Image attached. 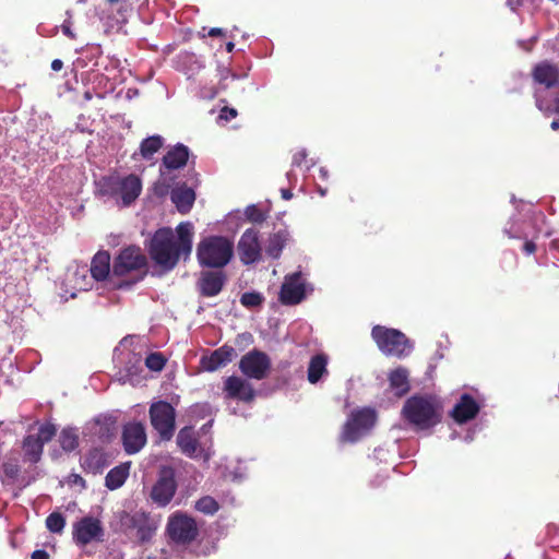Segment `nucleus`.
Instances as JSON below:
<instances>
[{"label": "nucleus", "mask_w": 559, "mask_h": 559, "mask_svg": "<svg viewBox=\"0 0 559 559\" xmlns=\"http://www.w3.org/2000/svg\"><path fill=\"white\" fill-rule=\"evenodd\" d=\"M176 231L178 236L177 240L170 228L158 229L151 239V258L165 271L173 270L177 265L180 257H189L192 250V223H180Z\"/></svg>", "instance_id": "1"}, {"label": "nucleus", "mask_w": 559, "mask_h": 559, "mask_svg": "<svg viewBox=\"0 0 559 559\" xmlns=\"http://www.w3.org/2000/svg\"><path fill=\"white\" fill-rule=\"evenodd\" d=\"M234 255V243L223 236H210L197 247V258L201 266L221 269L227 265Z\"/></svg>", "instance_id": "2"}, {"label": "nucleus", "mask_w": 559, "mask_h": 559, "mask_svg": "<svg viewBox=\"0 0 559 559\" xmlns=\"http://www.w3.org/2000/svg\"><path fill=\"white\" fill-rule=\"evenodd\" d=\"M405 418L420 429H427L440 421V414L437 405L429 397L412 396L404 406Z\"/></svg>", "instance_id": "3"}, {"label": "nucleus", "mask_w": 559, "mask_h": 559, "mask_svg": "<svg viewBox=\"0 0 559 559\" xmlns=\"http://www.w3.org/2000/svg\"><path fill=\"white\" fill-rule=\"evenodd\" d=\"M371 336L379 349L386 356L403 358L413 350L411 341L399 330L376 325Z\"/></svg>", "instance_id": "4"}, {"label": "nucleus", "mask_w": 559, "mask_h": 559, "mask_svg": "<svg viewBox=\"0 0 559 559\" xmlns=\"http://www.w3.org/2000/svg\"><path fill=\"white\" fill-rule=\"evenodd\" d=\"M152 427L157 431L162 440L173 438L176 429V411L166 401L153 402L148 409Z\"/></svg>", "instance_id": "5"}, {"label": "nucleus", "mask_w": 559, "mask_h": 559, "mask_svg": "<svg viewBox=\"0 0 559 559\" xmlns=\"http://www.w3.org/2000/svg\"><path fill=\"white\" fill-rule=\"evenodd\" d=\"M376 413L372 409L364 408L352 413L341 436L344 442H356L365 436L374 425Z\"/></svg>", "instance_id": "6"}, {"label": "nucleus", "mask_w": 559, "mask_h": 559, "mask_svg": "<svg viewBox=\"0 0 559 559\" xmlns=\"http://www.w3.org/2000/svg\"><path fill=\"white\" fill-rule=\"evenodd\" d=\"M121 523L127 530H135L136 538L144 543L151 540L154 536L159 525V520L147 512L136 511L133 514L124 512L121 516Z\"/></svg>", "instance_id": "7"}, {"label": "nucleus", "mask_w": 559, "mask_h": 559, "mask_svg": "<svg viewBox=\"0 0 559 559\" xmlns=\"http://www.w3.org/2000/svg\"><path fill=\"white\" fill-rule=\"evenodd\" d=\"M146 257L141 248L129 246L122 249L114 260L112 273L117 276H123L131 272L141 271L146 267Z\"/></svg>", "instance_id": "8"}, {"label": "nucleus", "mask_w": 559, "mask_h": 559, "mask_svg": "<svg viewBox=\"0 0 559 559\" xmlns=\"http://www.w3.org/2000/svg\"><path fill=\"white\" fill-rule=\"evenodd\" d=\"M169 537L179 544H188L198 535V526L191 516L177 512L169 518L167 524Z\"/></svg>", "instance_id": "9"}, {"label": "nucleus", "mask_w": 559, "mask_h": 559, "mask_svg": "<svg viewBox=\"0 0 559 559\" xmlns=\"http://www.w3.org/2000/svg\"><path fill=\"white\" fill-rule=\"evenodd\" d=\"M270 368L271 360L269 356L257 349L243 355L239 361V369L250 379H264L267 376Z\"/></svg>", "instance_id": "10"}, {"label": "nucleus", "mask_w": 559, "mask_h": 559, "mask_svg": "<svg viewBox=\"0 0 559 559\" xmlns=\"http://www.w3.org/2000/svg\"><path fill=\"white\" fill-rule=\"evenodd\" d=\"M307 283L301 272H295L286 275L281 287L280 300L283 305H297L301 302L307 295Z\"/></svg>", "instance_id": "11"}, {"label": "nucleus", "mask_w": 559, "mask_h": 559, "mask_svg": "<svg viewBox=\"0 0 559 559\" xmlns=\"http://www.w3.org/2000/svg\"><path fill=\"white\" fill-rule=\"evenodd\" d=\"M103 536L104 527L96 518L84 516L73 524V539L78 545L85 546L94 540L99 542Z\"/></svg>", "instance_id": "12"}, {"label": "nucleus", "mask_w": 559, "mask_h": 559, "mask_svg": "<svg viewBox=\"0 0 559 559\" xmlns=\"http://www.w3.org/2000/svg\"><path fill=\"white\" fill-rule=\"evenodd\" d=\"M237 249L243 264L249 265L259 261L261 258L259 231L254 228L246 229L238 241Z\"/></svg>", "instance_id": "13"}, {"label": "nucleus", "mask_w": 559, "mask_h": 559, "mask_svg": "<svg viewBox=\"0 0 559 559\" xmlns=\"http://www.w3.org/2000/svg\"><path fill=\"white\" fill-rule=\"evenodd\" d=\"M176 488L177 484L174 472L171 469H164L152 488L151 498L158 506L165 507L173 499Z\"/></svg>", "instance_id": "14"}, {"label": "nucleus", "mask_w": 559, "mask_h": 559, "mask_svg": "<svg viewBox=\"0 0 559 559\" xmlns=\"http://www.w3.org/2000/svg\"><path fill=\"white\" fill-rule=\"evenodd\" d=\"M122 444L128 454H135L146 444V431L142 423L132 421L123 426Z\"/></svg>", "instance_id": "15"}, {"label": "nucleus", "mask_w": 559, "mask_h": 559, "mask_svg": "<svg viewBox=\"0 0 559 559\" xmlns=\"http://www.w3.org/2000/svg\"><path fill=\"white\" fill-rule=\"evenodd\" d=\"M224 392L227 399H237L242 402H251L255 396L252 385L245 379L236 376L226 378Z\"/></svg>", "instance_id": "16"}, {"label": "nucleus", "mask_w": 559, "mask_h": 559, "mask_svg": "<svg viewBox=\"0 0 559 559\" xmlns=\"http://www.w3.org/2000/svg\"><path fill=\"white\" fill-rule=\"evenodd\" d=\"M226 282V276L221 271H204L201 272L198 288L202 296L214 297L218 295Z\"/></svg>", "instance_id": "17"}, {"label": "nucleus", "mask_w": 559, "mask_h": 559, "mask_svg": "<svg viewBox=\"0 0 559 559\" xmlns=\"http://www.w3.org/2000/svg\"><path fill=\"white\" fill-rule=\"evenodd\" d=\"M532 75L537 84L544 85L546 88H552L559 85V67L548 61L536 64Z\"/></svg>", "instance_id": "18"}, {"label": "nucleus", "mask_w": 559, "mask_h": 559, "mask_svg": "<svg viewBox=\"0 0 559 559\" xmlns=\"http://www.w3.org/2000/svg\"><path fill=\"white\" fill-rule=\"evenodd\" d=\"M478 412L477 402L469 394H463L453 407L451 416L456 423L463 424L476 417Z\"/></svg>", "instance_id": "19"}, {"label": "nucleus", "mask_w": 559, "mask_h": 559, "mask_svg": "<svg viewBox=\"0 0 559 559\" xmlns=\"http://www.w3.org/2000/svg\"><path fill=\"white\" fill-rule=\"evenodd\" d=\"M141 180L135 175L120 177L119 185V201L121 200L122 206L130 205L141 193Z\"/></svg>", "instance_id": "20"}, {"label": "nucleus", "mask_w": 559, "mask_h": 559, "mask_svg": "<svg viewBox=\"0 0 559 559\" xmlns=\"http://www.w3.org/2000/svg\"><path fill=\"white\" fill-rule=\"evenodd\" d=\"M123 364V370L120 371L119 380L122 381L123 383H134V381L138 380L135 378L143 370L141 354L129 350L124 355Z\"/></svg>", "instance_id": "21"}, {"label": "nucleus", "mask_w": 559, "mask_h": 559, "mask_svg": "<svg viewBox=\"0 0 559 559\" xmlns=\"http://www.w3.org/2000/svg\"><path fill=\"white\" fill-rule=\"evenodd\" d=\"M82 467L91 474H100L108 465L109 460L102 449H92L82 457Z\"/></svg>", "instance_id": "22"}, {"label": "nucleus", "mask_w": 559, "mask_h": 559, "mask_svg": "<svg viewBox=\"0 0 559 559\" xmlns=\"http://www.w3.org/2000/svg\"><path fill=\"white\" fill-rule=\"evenodd\" d=\"M235 349L229 346H222L214 350L209 357H203L201 362L206 371H215L233 360Z\"/></svg>", "instance_id": "23"}, {"label": "nucleus", "mask_w": 559, "mask_h": 559, "mask_svg": "<svg viewBox=\"0 0 559 559\" xmlns=\"http://www.w3.org/2000/svg\"><path fill=\"white\" fill-rule=\"evenodd\" d=\"M177 444L181 452L189 457H197L200 454L199 443L191 427H183L177 435Z\"/></svg>", "instance_id": "24"}, {"label": "nucleus", "mask_w": 559, "mask_h": 559, "mask_svg": "<svg viewBox=\"0 0 559 559\" xmlns=\"http://www.w3.org/2000/svg\"><path fill=\"white\" fill-rule=\"evenodd\" d=\"M189 158V148L183 144H177L163 157V166L166 169H179L186 166Z\"/></svg>", "instance_id": "25"}, {"label": "nucleus", "mask_w": 559, "mask_h": 559, "mask_svg": "<svg viewBox=\"0 0 559 559\" xmlns=\"http://www.w3.org/2000/svg\"><path fill=\"white\" fill-rule=\"evenodd\" d=\"M170 199L180 213L187 214L194 203L195 193L191 188L181 186L173 189Z\"/></svg>", "instance_id": "26"}, {"label": "nucleus", "mask_w": 559, "mask_h": 559, "mask_svg": "<svg viewBox=\"0 0 559 559\" xmlns=\"http://www.w3.org/2000/svg\"><path fill=\"white\" fill-rule=\"evenodd\" d=\"M119 176L103 177L96 182L97 194L100 197L112 199L116 201L117 204H119Z\"/></svg>", "instance_id": "27"}, {"label": "nucleus", "mask_w": 559, "mask_h": 559, "mask_svg": "<svg viewBox=\"0 0 559 559\" xmlns=\"http://www.w3.org/2000/svg\"><path fill=\"white\" fill-rule=\"evenodd\" d=\"M328 357L324 354H318L310 359L307 379L311 384L318 383L323 376L328 374Z\"/></svg>", "instance_id": "28"}, {"label": "nucleus", "mask_w": 559, "mask_h": 559, "mask_svg": "<svg viewBox=\"0 0 559 559\" xmlns=\"http://www.w3.org/2000/svg\"><path fill=\"white\" fill-rule=\"evenodd\" d=\"M110 271V255L107 251L97 252L91 263V274L96 281L105 280Z\"/></svg>", "instance_id": "29"}, {"label": "nucleus", "mask_w": 559, "mask_h": 559, "mask_svg": "<svg viewBox=\"0 0 559 559\" xmlns=\"http://www.w3.org/2000/svg\"><path fill=\"white\" fill-rule=\"evenodd\" d=\"M390 386L396 396H403L409 391L408 371L403 367L393 370L389 376Z\"/></svg>", "instance_id": "30"}, {"label": "nucleus", "mask_w": 559, "mask_h": 559, "mask_svg": "<svg viewBox=\"0 0 559 559\" xmlns=\"http://www.w3.org/2000/svg\"><path fill=\"white\" fill-rule=\"evenodd\" d=\"M130 463L120 464L111 468L105 478V485L108 489L120 488L129 476Z\"/></svg>", "instance_id": "31"}, {"label": "nucleus", "mask_w": 559, "mask_h": 559, "mask_svg": "<svg viewBox=\"0 0 559 559\" xmlns=\"http://www.w3.org/2000/svg\"><path fill=\"white\" fill-rule=\"evenodd\" d=\"M22 449L26 461L37 463L41 457L44 445L40 440L35 438V435H28L23 440Z\"/></svg>", "instance_id": "32"}, {"label": "nucleus", "mask_w": 559, "mask_h": 559, "mask_svg": "<svg viewBox=\"0 0 559 559\" xmlns=\"http://www.w3.org/2000/svg\"><path fill=\"white\" fill-rule=\"evenodd\" d=\"M288 237L289 235L285 230H280L271 235L265 248L267 255L273 259H277L281 255L283 248L287 243Z\"/></svg>", "instance_id": "33"}, {"label": "nucleus", "mask_w": 559, "mask_h": 559, "mask_svg": "<svg viewBox=\"0 0 559 559\" xmlns=\"http://www.w3.org/2000/svg\"><path fill=\"white\" fill-rule=\"evenodd\" d=\"M164 145V138L160 135H152L144 139L140 144V155L144 159H151L153 155Z\"/></svg>", "instance_id": "34"}, {"label": "nucleus", "mask_w": 559, "mask_h": 559, "mask_svg": "<svg viewBox=\"0 0 559 559\" xmlns=\"http://www.w3.org/2000/svg\"><path fill=\"white\" fill-rule=\"evenodd\" d=\"M59 443L66 452H71L79 447V433L74 428H64L59 435Z\"/></svg>", "instance_id": "35"}, {"label": "nucleus", "mask_w": 559, "mask_h": 559, "mask_svg": "<svg viewBox=\"0 0 559 559\" xmlns=\"http://www.w3.org/2000/svg\"><path fill=\"white\" fill-rule=\"evenodd\" d=\"M195 509L201 513L212 515L218 511V503L214 498L204 496L195 502Z\"/></svg>", "instance_id": "36"}, {"label": "nucleus", "mask_w": 559, "mask_h": 559, "mask_svg": "<svg viewBox=\"0 0 559 559\" xmlns=\"http://www.w3.org/2000/svg\"><path fill=\"white\" fill-rule=\"evenodd\" d=\"M66 525V519L61 513L52 512L46 519V526L51 533H61Z\"/></svg>", "instance_id": "37"}, {"label": "nucleus", "mask_w": 559, "mask_h": 559, "mask_svg": "<svg viewBox=\"0 0 559 559\" xmlns=\"http://www.w3.org/2000/svg\"><path fill=\"white\" fill-rule=\"evenodd\" d=\"M264 298L260 293L248 292L241 295L240 302L247 308H255L262 305Z\"/></svg>", "instance_id": "38"}, {"label": "nucleus", "mask_w": 559, "mask_h": 559, "mask_svg": "<svg viewBox=\"0 0 559 559\" xmlns=\"http://www.w3.org/2000/svg\"><path fill=\"white\" fill-rule=\"evenodd\" d=\"M165 362L166 359L160 353H152L145 358V366L152 371H160Z\"/></svg>", "instance_id": "39"}, {"label": "nucleus", "mask_w": 559, "mask_h": 559, "mask_svg": "<svg viewBox=\"0 0 559 559\" xmlns=\"http://www.w3.org/2000/svg\"><path fill=\"white\" fill-rule=\"evenodd\" d=\"M56 431V427L52 424H44L38 428V432L35 435V438L40 440V443L44 445L53 438Z\"/></svg>", "instance_id": "40"}, {"label": "nucleus", "mask_w": 559, "mask_h": 559, "mask_svg": "<svg viewBox=\"0 0 559 559\" xmlns=\"http://www.w3.org/2000/svg\"><path fill=\"white\" fill-rule=\"evenodd\" d=\"M245 215L252 223H262L266 218V215L254 204L246 207Z\"/></svg>", "instance_id": "41"}, {"label": "nucleus", "mask_w": 559, "mask_h": 559, "mask_svg": "<svg viewBox=\"0 0 559 559\" xmlns=\"http://www.w3.org/2000/svg\"><path fill=\"white\" fill-rule=\"evenodd\" d=\"M535 98L536 106L539 110L546 114L559 112V97L555 98L554 105H548L542 99L539 93L536 91Z\"/></svg>", "instance_id": "42"}, {"label": "nucleus", "mask_w": 559, "mask_h": 559, "mask_svg": "<svg viewBox=\"0 0 559 559\" xmlns=\"http://www.w3.org/2000/svg\"><path fill=\"white\" fill-rule=\"evenodd\" d=\"M20 474V466L14 462L3 464V475L9 480H14Z\"/></svg>", "instance_id": "43"}, {"label": "nucleus", "mask_w": 559, "mask_h": 559, "mask_svg": "<svg viewBox=\"0 0 559 559\" xmlns=\"http://www.w3.org/2000/svg\"><path fill=\"white\" fill-rule=\"evenodd\" d=\"M237 116V110L234 108L224 107L219 114V119L229 121Z\"/></svg>", "instance_id": "44"}, {"label": "nucleus", "mask_w": 559, "mask_h": 559, "mask_svg": "<svg viewBox=\"0 0 559 559\" xmlns=\"http://www.w3.org/2000/svg\"><path fill=\"white\" fill-rule=\"evenodd\" d=\"M307 158V152L306 150H301L299 152H297L294 157H293V166L295 167H301L302 163L306 160Z\"/></svg>", "instance_id": "45"}, {"label": "nucleus", "mask_w": 559, "mask_h": 559, "mask_svg": "<svg viewBox=\"0 0 559 559\" xmlns=\"http://www.w3.org/2000/svg\"><path fill=\"white\" fill-rule=\"evenodd\" d=\"M231 76L233 79H236V75L235 74H230L229 70L224 68L222 71H221V82H219V88L221 90H226L227 88V84L225 83V81L228 79V76Z\"/></svg>", "instance_id": "46"}, {"label": "nucleus", "mask_w": 559, "mask_h": 559, "mask_svg": "<svg viewBox=\"0 0 559 559\" xmlns=\"http://www.w3.org/2000/svg\"><path fill=\"white\" fill-rule=\"evenodd\" d=\"M71 21L68 19L63 22L61 28H62V33L68 36L69 38L71 39H74L75 38V34L72 32L71 29Z\"/></svg>", "instance_id": "47"}, {"label": "nucleus", "mask_w": 559, "mask_h": 559, "mask_svg": "<svg viewBox=\"0 0 559 559\" xmlns=\"http://www.w3.org/2000/svg\"><path fill=\"white\" fill-rule=\"evenodd\" d=\"M32 559H49V554L44 549L33 551Z\"/></svg>", "instance_id": "48"}, {"label": "nucleus", "mask_w": 559, "mask_h": 559, "mask_svg": "<svg viewBox=\"0 0 559 559\" xmlns=\"http://www.w3.org/2000/svg\"><path fill=\"white\" fill-rule=\"evenodd\" d=\"M524 250H525V252H526L527 254H532V253H534V252H535V250H536V246H535V243H534L533 241H526V242L524 243Z\"/></svg>", "instance_id": "49"}, {"label": "nucleus", "mask_w": 559, "mask_h": 559, "mask_svg": "<svg viewBox=\"0 0 559 559\" xmlns=\"http://www.w3.org/2000/svg\"><path fill=\"white\" fill-rule=\"evenodd\" d=\"M63 67V62L60 60V59H55L52 62H51V69L53 71H60Z\"/></svg>", "instance_id": "50"}, {"label": "nucleus", "mask_w": 559, "mask_h": 559, "mask_svg": "<svg viewBox=\"0 0 559 559\" xmlns=\"http://www.w3.org/2000/svg\"><path fill=\"white\" fill-rule=\"evenodd\" d=\"M223 34H224V31L222 28H218V27H214V28H211L209 31V36H211V37L219 36V35H223Z\"/></svg>", "instance_id": "51"}, {"label": "nucleus", "mask_w": 559, "mask_h": 559, "mask_svg": "<svg viewBox=\"0 0 559 559\" xmlns=\"http://www.w3.org/2000/svg\"><path fill=\"white\" fill-rule=\"evenodd\" d=\"M281 194L284 200H290L293 198V193L289 189H282Z\"/></svg>", "instance_id": "52"}, {"label": "nucleus", "mask_w": 559, "mask_h": 559, "mask_svg": "<svg viewBox=\"0 0 559 559\" xmlns=\"http://www.w3.org/2000/svg\"><path fill=\"white\" fill-rule=\"evenodd\" d=\"M504 233L510 237V238H520L521 235L518 233V231H513L512 229H508L506 228L504 229Z\"/></svg>", "instance_id": "53"}, {"label": "nucleus", "mask_w": 559, "mask_h": 559, "mask_svg": "<svg viewBox=\"0 0 559 559\" xmlns=\"http://www.w3.org/2000/svg\"><path fill=\"white\" fill-rule=\"evenodd\" d=\"M234 48H235V44L233 41H229L226 44V50L228 52H231L234 50Z\"/></svg>", "instance_id": "54"}, {"label": "nucleus", "mask_w": 559, "mask_h": 559, "mask_svg": "<svg viewBox=\"0 0 559 559\" xmlns=\"http://www.w3.org/2000/svg\"><path fill=\"white\" fill-rule=\"evenodd\" d=\"M550 127L552 130H558L559 129V120H554L551 122Z\"/></svg>", "instance_id": "55"}, {"label": "nucleus", "mask_w": 559, "mask_h": 559, "mask_svg": "<svg viewBox=\"0 0 559 559\" xmlns=\"http://www.w3.org/2000/svg\"><path fill=\"white\" fill-rule=\"evenodd\" d=\"M320 174H321L322 178H326V176H328V171L324 168L320 169Z\"/></svg>", "instance_id": "56"}, {"label": "nucleus", "mask_w": 559, "mask_h": 559, "mask_svg": "<svg viewBox=\"0 0 559 559\" xmlns=\"http://www.w3.org/2000/svg\"><path fill=\"white\" fill-rule=\"evenodd\" d=\"M508 5L514 11L516 9L515 2H512L511 0L508 1Z\"/></svg>", "instance_id": "57"}, {"label": "nucleus", "mask_w": 559, "mask_h": 559, "mask_svg": "<svg viewBox=\"0 0 559 559\" xmlns=\"http://www.w3.org/2000/svg\"><path fill=\"white\" fill-rule=\"evenodd\" d=\"M508 5L514 11L516 9L515 2H512L511 0L508 1Z\"/></svg>", "instance_id": "58"}, {"label": "nucleus", "mask_w": 559, "mask_h": 559, "mask_svg": "<svg viewBox=\"0 0 559 559\" xmlns=\"http://www.w3.org/2000/svg\"><path fill=\"white\" fill-rule=\"evenodd\" d=\"M84 98H85L86 100L92 99V95H91V93H90V92H86V93L84 94Z\"/></svg>", "instance_id": "59"}, {"label": "nucleus", "mask_w": 559, "mask_h": 559, "mask_svg": "<svg viewBox=\"0 0 559 559\" xmlns=\"http://www.w3.org/2000/svg\"><path fill=\"white\" fill-rule=\"evenodd\" d=\"M122 0H107L108 3L110 4H114V3H118V2H121Z\"/></svg>", "instance_id": "60"}, {"label": "nucleus", "mask_w": 559, "mask_h": 559, "mask_svg": "<svg viewBox=\"0 0 559 559\" xmlns=\"http://www.w3.org/2000/svg\"><path fill=\"white\" fill-rule=\"evenodd\" d=\"M127 342H128V338L126 337V338H123V340L121 341L120 345H121V346H124V344H126Z\"/></svg>", "instance_id": "61"}, {"label": "nucleus", "mask_w": 559, "mask_h": 559, "mask_svg": "<svg viewBox=\"0 0 559 559\" xmlns=\"http://www.w3.org/2000/svg\"><path fill=\"white\" fill-rule=\"evenodd\" d=\"M75 481H76V483L83 481V478H81V477H79V476H78V478H75Z\"/></svg>", "instance_id": "62"}, {"label": "nucleus", "mask_w": 559, "mask_h": 559, "mask_svg": "<svg viewBox=\"0 0 559 559\" xmlns=\"http://www.w3.org/2000/svg\"><path fill=\"white\" fill-rule=\"evenodd\" d=\"M75 481H76V483L83 481V478H81V477H79V476H78V478H75Z\"/></svg>", "instance_id": "63"}, {"label": "nucleus", "mask_w": 559, "mask_h": 559, "mask_svg": "<svg viewBox=\"0 0 559 559\" xmlns=\"http://www.w3.org/2000/svg\"><path fill=\"white\" fill-rule=\"evenodd\" d=\"M75 481H76V483L83 481V478H81V477H79V476H78V478H75Z\"/></svg>", "instance_id": "64"}]
</instances>
